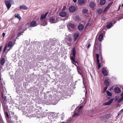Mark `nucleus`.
Returning a JSON list of instances; mask_svg holds the SVG:
<instances>
[{
    "label": "nucleus",
    "mask_w": 123,
    "mask_h": 123,
    "mask_svg": "<svg viewBox=\"0 0 123 123\" xmlns=\"http://www.w3.org/2000/svg\"><path fill=\"white\" fill-rule=\"evenodd\" d=\"M83 107V106L82 105L79 106L77 107L75 110L74 113L72 116L73 117L79 116L80 114L82 112V109Z\"/></svg>",
    "instance_id": "obj_1"
},
{
    "label": "nucleus",
    "mask_w": 123,
    "mask_h": 123,
    "mask_svg": "<svg viewBox=\"0 0 123 123\" xmlns=\"http://www.w3.org/2000/svg\"><path fill=\"white\" fill-rule=\"evenodd\" d=\"M4 2L7 9H9L11 5L14 4V2L13 0H5Z\"/></svg>",
    "instance_id": "obj_2"
},
{
    "label": "nucleus",
    "mask_w": 123,
    "mask_h": 123,
    "mask_svg": "<svg viewBox=\"0 0 123 123\" xmlns=\"http://www.w3.org/2000/svg\"><path fill=\"white\" fill-rule=\"evenodd\" d=\"M44 113L43 112H41L40 113V111H38L37 112H36V114L34 113V114H32L30 116L31 117H45V116L43 114Z\"/></svg>",
    "instance_id": "obj_3"
},
{
    "label": "nucleus",
    "mask_w": 123,
    "mask_h": 123,
    "mask_svg": "<svg viewBox=\"0 0 123 123\" xmlns=\"http://www.w3.org/2000/svg\"><path fill=\"white\" fill-rule=\"evenodd\" d=\"M15 43H13L12 42V41H9L8 44L7 46V45H6L5 46L3 50V52H4L5 51L7 47L8 48H11L14 45Z\"/></svg>",
    "instance_id": "obj_4"
},
{
    "label": "nucleus",
    "mask_w": 123,
    "mask_h": 123,
    "mask_svg": "<svg viewBox=\"0 0 123 123\" xmlns=\"http://www.w3.org/2000/svg\"><path fill=\"white\" fill-rule=\"evenodd\" d=\"M25 30V29H24V28L22 27H19L18 30V35L19 36H20L21 35H22V33H23L24 31Z\"/></svg>",
    "instance_id": "obj_5"
},
{
    "label": "nucleus",
    "mask_w": 123,
    "mask_h": 123,
    "mask_svg": "<svg viewBox=\"0 0 123 123\" xmlns=\"http://www.w3.org/2000/svg\"><path fill=\"white\" fill-rule=\"evenodd\" d=\"M83 84L84 86L85 89L86 90L85 94H86L87 93V88L86 86L87 85L88 82L86 80H85L83 78Z\"/></svg>",
    "instance_id": "obj_6"
},
{
    "label": "nucleus",
    "mask_w": 123,
    "mask_h": 123,
    "mask_svg": "<svg viewBox=\"0 0 123 123\" xmlns=\"http://www.w3.org/2000/svg\"><path fill=\"white\" fill-rule=\"evenodd\" d=\"M114 99V98H112L108 102H106L104 103L103 105H110L113 101Z\"/></svg>",
    "instance_id": "obj_7"
},
{
    "label": "nucleus",
    "mask_w": 123,
    "mask_h": 123,
    "mask_svg": "<svg viewBox=\"0 0 123 123\" xmlns=\"http://www.w3.org/2000/svg\"><path fill=\"white\" fill-rule=\"evenodd\" d=\"M1 90V91L2 96V97H3V96H4L6 94V91L5 87L3 86L2 87Z\"/></svg>",
    "instance_id": "obj_8"
},
{
    "label": "nucleus",
    "mask_w": 123,
    "mask_h": 123,
    "mask_svg": "<svg viewBox=\"0 0 123 123\" xmlns=\"http://www.w3.org/2000/svg\"><path fill=\"white\" fill-rule=\"evenodd\" d=\"M96 6V3L94 2H91L89 3V6L91 8H94Z\"/></svg>",
    "instance_id": "obj_9"
},
{
    "label": "nucleus",
    "mask_w": 123,
    "mask_h": 123,
    "mask_svg": "<svg viewBox=\"0 0 123 123\" xmlns=\"http://www.w3.org/2000/svg\"><path fill=\"white\" fill-rule=\"evenodd\" d=\"M49 21L51 23H55L56 22L55 17H51L49 19Z\"/></svg>",
    "instance_id": "obj_10"
},
{
    "label": "nucleus",
    "mask_w": 123,
    "mask_h": 123,
    "mask_svg": "<svg viewBox=\"0 0 123 123\" xmlns=\"http://www.w3.org/2000/svg\"><path fill=\"white\" fill-rule=\"evenodd\" d=\"M30 26L31 27H34L36 26L37 25V22L36 21H32L30 24Z\"/></svg>",
    "instance_id": "obj_11"
},
{
    "label": "nucleus",
    "mask_w": 123,
    "mask_h": 123,
    "mask_svg": "<svg viewBox=\"0 0 123 123\" xmlns=\"http://www.w3.org/2000/svg\"><path fill=\"white\" fill-rule=\"evenodd\" d=\"M114 91L115 92L117 93H119L121 92V90L118 87H116L114 88Z\"/></svg>",
    "instance_id": "obj_12"
},
{
    "label": "nucleus",
    "mask_w": 123,
    "mask_h": 123,
    "mask_svg": "<svg viewBox=\"0 0 123 123\" xmlns=\"http://www.w3.org/2000/svg\"><path fill=\"white\" fill-rule=\"evenodd\" d=\"M76 10L75 7L74 6H71L69 8V11L71 12H73L75 11Z\"/></svg>",
    "instance_id": "obj_13"
},
{
    "label": "nucleus",
    "mask_w": 123,
    "mask_h": 123,
    "mask_svg": "<svg viewBox=\"0 0 123 123\" xmlns=\"http://www.w3.org/2000/svg\"><path fill=\"white\" fill-rule=\"evenodd\" d=\"M20 8L21 9L26 10L28 9L27 7L25 5H21L19 6Z\"/></svg>",
    "instance_id": "obj_14"
},
{
    "label": "nucleus",
    "mask_w": 123,
    "mask_h": 123,
    "mask_svg": "<svg viewBox=\"0 0 123 123\" xmlns=\"http://www.w3.org/2000/svg\"><path fill=\"white\" fill-rule=\"evenodd\" d=\"M102 72L103 74L105 76H107L108 75L107 71L105 68H103L102 69Z\"/></svg>",
    "instance_id": "obj_15"
},
{
    "label": "nucleus",
    "mask_w": 123,
    "mask_h": 123,
    "mask_svg": "<svg viewBox=\"0 0 123 123\" xmlns=\"http://www.w3.org/2000/svg\"><path fill=\"white\" fill-rule=\"evenodd\" d=\"M3 107L4 111H7L8 109V107L6 103H4L2 104Z\"/></svg>",
    "instance_id": "obj_16"
},
{
    "label": "nucleus",
    "mask_w": 123,
    "mask_h": 123,
    "mask_svg": "<svg viewBox=\"0 0 123 123\" xmlns=\"http://www.w3.org/2000/svg\"><path fill=\"white\" fill-rule=\"evenodd\" d=\"M67 15V13L66 12H61L60 13V15L61 17H64Z\"/></svg>",
    "instance_id": "obj_17"
},
{
    "label": "nucleus",
    "mask_w": 123,
    "mask_h": 123,
    "mask_svg": "<svg viewBox=\"0 0 123 123\" xmlns=\"http://www.w3.org/2000/svg\"><path fill=\"white\" fill-rule=\"evenodd\" d=\"M79 34V33H75L74 35V41H76L78 37Z\"/></svg>",
    "instance_id": "obj_18"
},
{
    "label": "nucleus",
    "mask_w": 123,
    "mask_h": 123,
    "mask_svg": "<svg viewBox=\"0 0 123 123\" xmlns=\"http://www.w3.org/2000/svg\"><path fill=\"white\" fill-rule=\"evenodd\" d=\"M48 13V12H47L44 15L43 14L41 15L40 18V20H42V19H43L45 18Z\"/></svg>",
    "instance_id": "obj_19"
},
{
    "label": "nucleus",
    "mask_w": 123,
    "mask_h": 123,
    "mask_svg": "<svg viewBox=\"0 0 123 123\" xmlns=\"http://www.w3.org/2000/svg\"><path fill=\"white\" fill-rule=\"evenodd\" d=\"M5 61L4 58H2L0 61V64L3 66L4 65V64L5 63Z\"/></svg>",
    "instance_id": "obj_20"
},
{
    "label": "nucleus",
    "mask_w": 123,
    "mask_h": 123,
    "mask_svg": "<svg viewBox=\"0 0 123 123\" xmlns=\"http://www.w3.org/2000/svg\"><path fill=\"white\" fill-rule=\"evenodd\" d=\"M84 27V26L83 25H81L78 26V28L79 30L81 31L83 29Z\"/></svg>",
    "instance_id": "obj_21"
},
{
    "label": "nucleus",
    "mask_w": 123,
    "mask_h": 123,
    "mask_svg": "<svg viewBox=\"0 0 123 123\" xmlns=\"http://www.w3.org/2000/svg\"><path fill=\"white\" fill-rule=\"evenodd\" d=\"M113 26V25L112 23L111 22L107 25V28H109Z\"/></svg>",
    "instance_id": "obj_22"
},
{
    "label": "nucleus",
    "mask_w": 123,
    "mask_h": 123,
    "mask_svg": "<svg viewBox=\"0 0 123 123\" xmlns=\"http://www.w3.org/2000/svg\"><path fill=\"white\" fill-rule=\"evenodd\" d=\"M103 34L102 33H101L99 36L98 38V40L100 41H101L102 40V39L103 37Z\"/></svg>",
    "instance_id": "obj_23"
},
{
    "label": "nucleus",
    "mask_w": 123,
    "mask_h": 123,
    "mask_svg": "<svg viewBox=\"0 0 123 123\" xmlns=\"http://www.w3.org/2000/svg\"><path fill=\"white\" fill-rule=\"evenodd\" d=\"M83 13L84 14H87L88 13V9H84L83 10Z\"/></svg>",
    "instance_id": "obj_24"
},
{
    "label": "nucleus",
    "mask_w": 123,
    "mask_h": 123,
    "mask_svg": "<svg viewBox=\"0 0 123 123\" xmlns=\"http://www.w3.org/2000/svg\"><path fill=\"white\" fill-rule=\"evenodd\" d=\"M104 82L106 86H108L110 85V83L107 80H105L104 81Z\"/></svg>",
    "instance_id": "obj_25"
},
{
    "label": "nucleus",
    "mask_w": 123,
    "mask_h": 123,
    "mask_svg": "<svg viewBox=\"0 0 123 123\" xmlns=\"http://www.w3.org/2000/svg\"><path fill=\"white\" fill-rule=\"evenodd\" d=\"M106 3L105 0H100V4L101 5H104Z\"/></svg>",
    "instance_id": "obj_26"
},
{
    "label": "nucleus",
    "mask_w": 123,
    "mask_h": 123,
    "mask_svg": "<svg viewBox=\"0 0 123 123\" xmlns=\"http://www.w3.org/2000/svg\"><path fill=\"white\" fill-rule=\"evenodd\" d=\"M68 25L72 29H73L74 27V25L71 23H68Z\"/></svg>",
    "instance_id": "obj_27"
},
{
    "label": "nucleus",
    "mask_w": 123,
    "mask_h": 123,
    "mask_svg": "<svg viewBox=\"0 0 123 123\" xmlns=\"http://www.w3.org/2000/svg\"><path fill=\"white\" fill-rule=\"evenodd\" d=\"M15 17L17 18L19 20H20L21 18V17L19 16V15L18 14H15Z\"/></svg>",
    "instance_id": "obj_28"
},
{
    "label": "nucleus",
    "mask_w": 123,
    "mask_h": 123,
    "mask_svg": "<svg viewBox=\"0 0 123 123\" xmlns=\"http://www.w3.org/2000/svg\"><path fill=\"white\" fill-rule=\"evenodd\" d=\"M85 1V0H78V2L79 4H82L84 3Z\"/></svg>",
    "instance_id": "obj_29"
},
{
    "label": "nucleus",
    "mask_w": 123,
    "mask_h": 123,
    "mask_svg": "<svg viewBox=\"0 0 123 123\" xmlns=\"http://www.w3.org/2000/svg\"><path fill=\"white\" fill-rule=\"evenodd\" d=\"M73 54L74 56L75 57V56L76 50L75 48H74L73 49Z\"/></svg>",
    "instance_id": "obj_30"
},
{
    "label": "nucleus",
    "mask_w": 123,
    "mask_h": 123,
    "mask_svg": "<svg viewBox=\"0 0 123 123\" xmlns=\"http://www.w3.org/2000/svg\"><path fill=\"white\" fill-rule=\"evenodd\" d=\"M103 11L102 9H99L97 11V13L99 14H101Z\"/></svg>",
    "instance_id": "obj_31"
},
{
    "label": "nucleus",
    "mask_w": 123,
    "mask_h": 123,
    "mask_svg": "<svg viewBox=\"0 0 123 123\" xmlns=\"http://www.w3.org/2000/svg\"><path fill=\"white\" fill-rule=\"evenodd\" d=\"M47 24V23L46 21H42L41 25L43 26H45Z\"/></svg>",
    "instance_id": "obj_32"
},
{
    "label": "nucleus",
    "mask_w": 123,
    "mask_h": 123,
    "mask_svg": "<svg viewBox=\"0 0 123 123\" xmlns=\"http://www.w3.org/2000/svg\"><path fill=\"white\" fill-rule=\"evenodd\" d=\"M105 119H108L110 118V114H107L105 115Z\"/></svg>",
    "instance_id": "obj_33"
},
{
    "label": "nucleus",
    "mask_w": 123,
    "mask_h": 123,
    "mask_svg": "<svg viewBox=\"0 0 123 123\" xmlns=\"http://www.w3.org/2000/svg\"><path fill=\"white\" fill-rule=\"evenodd\" d=\"M105 117L104 116H102L100 117V119L102 121L104 120H105L106 119H105Z\"/></svg>",
    "instance_id": "obj_34"
},
{
    "label": "nucleus",
    "mask_w": 123,
    "mask_h": 123,
    "mask_svg": "<svg viewBox=\"0 0 123 123\" xmlns=\"http://www.w3.org/2000/svg\"><path fill=\"white\" fill-rule=\"evenodd\" d=\"M106 92L108 96H111L112 95V93L108 91H107Z\"/></svg>",
    "instance_id": "obj_35"
},
{
    "label": "nucleus",
    "mask_w": 123,
    "mask_h": 123,
    "mask_svg": "<svg viewBox=\"0 0 123 123\" xmlns=\"http://www.w3.org/2000/svg\"><path fill=\"white\" fill-rule=\"evenodd\" d=\"M70 59L74 63L76 61H75V59L74 56H71Z\"/></svg>",
    "instance_id": "obj_36"
},
{
    "label": "nucleus",
    "mask_w": 123,
    "mask_h": 123,
    "mask_svg": "<svg viewBox=\"0 0 123 123\" xmlns=\"http://www.w3.org/2000/svg\"><path fill=\"white\" fill-rule=\"evenodd\" d=\"M123 112V109H122L118 113V116H119L120 114H121Z\"/></svg>",
    "instance_id": "obj_37"
},
{
    "label": "nucleus",
    "mask_w": 123,
    "mask_h": 123,
    "mask_svg": "<svg viewBox=\"0 0 123 123\" xmlns=\"http://www.w3.org/2000/svg\"><path fill=\"white\" fill-rule=\"evenodd\" d=\"M109 7L108 6H107L104 10V12H106L109 9Z\"/></svg>",
    "instance_id": "obj_38"
},
{
    "label": "nucleus",
    "mask_w": 123,
    "mask_h": 123,
    "mask_svg": "<svg viewBox=\"0 0 123 123\" xmlns=\"http://www.w3.org/2000/svg\"><path fill=\"white\" fill-rule=\"evenodd\" d=\"M5 112V116L6 117H7L8 118H9V115L7 112V111H4Z\"/></svg>",
    "instance_id": "obj_39"
},
{
    "label": "nucleus",
    "mask_w": 123,
    "mask_h": 123,
    "mask_svg": "<svg viewBox=\"0 0 123 123\" xmlns=\"http://www.w3.org/2000/svg\"><path fill=\"white\" fill-rule=\"evenodd\" d=\"M2 97L5 101L6 102L7 101L6 96H3V97Z\"/></svg>",
    "instance_id": "obj_40"
},
{
    "label": "nucleus",
    "mask_w": 123,
    "mask_h": 123,
    "mask_svg": "<svg viewBox=\"0 0 123 123\" xmlns=\"http://www.w3.org/2000/svg\"><path fill=\"white\" fill-rule=\"evenodd\" d=\"M123 100V97H122L120 98L118 100V101L119 102H121Z\"/></svg>",
    "instance_id": "obj_41"
},
{
    "label": "nucleus",
    "mask_w": 123,
    "mask_h": 123,
    "mask_svg": "<svg viewBox=\"0 0 123 123\" xmlns=\"http://www.w3.org/2000/svg\"><path fill=\"white\" fill-rule=\"evenodd\" d=\"M77 67V70L78 71V73H80V68L79 67H78V66Z\"/></svg>",
    "instance_id": "obj_42"
},
{
    "label": "nucleus",
    "mask_w": 123,
    "mask_h": 123,
    "mask_svg": "<svg viewBox=\"0 0 123 123\" xmlns=\"http://www.w3.org/2000/svg\"><path fill=\"white\" fill-rule=\"evenodd\" d=\"M108 86H106L104 87V92H105L106 91V90L108 88Z\"/></svg>",
    "instance_id": "obj_43"
},
{
    "label": "nucleus",
    "mask_w": 123,
    "mask_h": 123,
    "mask_svg": "<svg viewBox=\"0 0 123 123\" xmlns=\"http://www.w3.org/2000/svg\"><path fill=\"white\" fill-rule=\"evenodd\" d=\"M112 3H110L107 6H108L109 7H110L111 6V5H112Z\"/></svg>",
    "instance_id": "obj_44"
},
{
    "label": "nucleus",
    "mask_w": 123,
    "mask_h": 123,
    "mask_svg": "<svg viewBox=\"0 0 123 123\" xmlns=\"http://www.w3.org/2000/svg\"><path fill=\"white\" fill-rule=\"evenodd\" d=\"M75 62V65L77 67L78 66H77V65L78 64V62L77 61H76Z\"/></svg>",
    "instance_id": "obj_45"
},
{
    "label": "nucleus",
    "mask_w": 123,
    "mask_h": 123,
    "mask_svg": "<svg viewBox=\"0 0 123 123\" xmlns=\"http://www.w3.org/2000/svg\"><path fill=\"white\" fill-rule=\"evenodd\" d=\"M96 56L97 59H99V55L98 54H97L96 55Z\"/></svg>",
    "instance_id": "obj_46"
},
{
    "label": "nucleus",
    "mask_w": 123,
    "mask_h": 123,
    "mask_svg": "<svg viewBox=\"0 0 123 123\" xmlns=\"http://www.w3.org/2000/svg\"><path fill=\"white\" fill-rule=\"evenodd\" d=\"M72 41V38H69L68 39V41L70 42Z\"/></svg>",
    "instance_id": "obj_47"
},
{
    "label": "nucleus",
    "mask_w": 123,
    "mask_h": 123,
    "mask_svg": "<svg viewBox=\"0 0 123 123\" xmlns=\"http://www.w3.org/2000/svg\"><path fill=\"white\" fill-rule=\"evenodd\" d=\"M97 59V62L98 63V64H100L99 63V59Z\"/></svg>",
    "instance_id": "obj_48"
},
{
    "label": "nucleus",
    "mask_w": 123,
    "mask_h": 123,
    "mask_svg": "<svg viewBox=\"0 0 123 123\" xmlns=\"http://www.w3.org/2000/svg\"><path fill=\"white\" fill-rule=\"evenodd\" d=\"M101 67V65L100 64H98V68L99 69Z\"/></svg>",
    "instance_id": "obj_49"
},
{
    "label": "nucleus",
    "mask_w": 123,
    "mask_h": 123,
    "mask_svg": "<svg viewBox=\"0 0 123 123\" xmlns=\"http://www.w3.org/2000/svg\"><path fill=\"white\" fill-rule=\"evenodd\" d=\"M66 8V7L65 6H64L63 7V9H62V10H64Z\"/></svg>",
    "instance_id": "obj_50"
},
{
    "label": "nucleus",
    "mask_w": 123,
    "mask_h": 123,
    "mask_svg": "<svg viewBox=\"0 0 123 123\" xmlns=\"http://www.w3.org/2000/svg\"><path fill=\"white\" fill-rule=\"evenodd\" d=\"M90 45H91L90 44H88L87 47V48L88 49L90 47Z\"/></svg>",
    "instance_id": "obj_51"
},
{
    "label": "nucleus",
    "mask_w": 123,
    "mask_h": 123,
    "mask_svg": "<svg viewBox=\"0 0 123 123\" xmlns=\"http://www.w3.org/2000/svg\"><path fill=\"white\" fill-rule=\"evenodd\" d=\"M2 48V46L1 45L0 47V52Z\"/></svg>",
    "instance_id": "obj_52"
},
{
    "label": "nucleus",
    "mask_w": 123,
    "mask_h": 123,
    "mask_svg": "<svg viewBox=\"0 0 123 123\" xmlns=\"http://www.w3.org/2000/svg\"><path fill=\"white\" fill-rule=\"evenodd\" d=\"M2 35L3 37H4L5 36V33H3L2 34Z\"/></svg>",
    "instance_id": "obj_53"
},
{
    "label": "nucleus",
    "mask_w": 123,
    "mask_h": 123,
    "mask_svg": "<svg viewBox=\"0 0 123 123\" xmlns=\"http://www.w3.org/2000/svg\"><path fill=\"white\" fill-rule=\"evenodd\" d=\"M11 48H10L9 49H7V51L6 52V54L7 53V52L8 51H10V49Z\"/></svg>",
    "instance_id": "obj_54"
},
{
    "label": "nucleus",
    "mask_w": 123,
    "mask_h": 123,
    "mask_svg": "<svg viewBox=\"0 0 123 123\" xmlns=\"http://www.w3.org/2000/svg\"><path fill=\"white\" fill-rule=\"evenodd\" d=\"M74 2L75 3H76L77 1V0H73Z\"/></svg>",
    "instance_id": "obj_55"
},
{
    "label": "nucleus",
    "mask_w": 123,
    "mask_h": 123,
    "mask_svg": "<svg viewBox=\"0 0 123 123\" xmlns=\"http://www.w3.org/2000/svg\"><path fill=\"white\" fill-rule=\"evenodd\" d=\"M120 106V105L119 104H118L117 106V107H118Z\"/></svg>",
    "instance_id": "obj_56"
},
{
    "label": "nucleus",
    "mask_w": 123,
    "mask_h": 123,
    "mask_svg": "<svg viewBox=\"0 0 123 123\" xmlns=\"http://www.w3.org/2000/svg\"><path fill=\"white\" fill-rule=\"evenodd\" d=\"M121 96L122 97H123V92L121 94Z\"/></svg>",
    "instance_id": "obj_57"
},
{
    "label": "nucleus",
    "mask_w": 123,
    "mask_h": 123,
    "mask_svg": "<svg viewBox=\"0 0 123 123\" xmlns=\"http://www.w3.org/2000/svg\"><path fill=\"white\" fill-rule=\"evenodd\" d=\"M2 69L1 68H0V73L2 72V71H1V70Z\"/></svg>",
    "instance_id": "obj_58"
},
{
    "label": "nucleus",
    "mask_w": 123,
    "mask_h": 123,
    "mask_svg": "<svg viewBox=\"0 0 123 123\" xmlns=\"http://www.w3.org/2000/svg\"><path fill=\"white\" fill-rule=\"evenodd\" d=\"M120 7H119L118 8V10H117V11H118V10H119V9H120Z\"/></svg>",
    "instance_id": "obj_59"
},
{
    "label": "nucleus",
    "mask_w": 123,
    "mask_h": 123,
    "mask_svg": "<svg viewBox=\"0 0 123 123\" xmlns=\"http://www.w3.org/2000/svg\"><path fill=\"white\" fill-rule=\"evenodd\" d=\"M16 92H17V93L18 92V90H16Z\"/></svg>",
    "instance_id": "obj_60"
},
{
    "label": "nucleus",
    "mask_w": 123,
    "mask_h": 123,
    "mask_svg": "<svg viewBox=\"0 0 123 123\" xmlns=\"http://www.w3.org/2000/svg\"><path fill=\"white\" fill-rule=\"evenodd\" d=\"M123 6V4L121 6Z\"/></svg>",
    "instance_id": "obj_61"
},
{
    "label": "nucleus",
    "mask_w": 123,
    "mask_h": 123,
    "mask_svg": "<svg viewBox=\"0 0 123 123\" xmlns=\"http://www.w3.org/2000/svg\"><path fill=\"white\" fill-rule=\"evenodd\" d=\"M66 123L65 122H62V123Z\"/></svg>",
    "instance_id": "obj_62"
},
{
    "label": "nucleus",
    "mask_w": 123,
    "mask_h": 123,
    "mask_svg": "<svg viewBox=\"0 0 123 123\" xmlns=\"http://www.w3.org/2000/svg\"><path fill=\"white\" fill-rule=\"evenodd\" d=\"M1 80V78L0 77V81Z\"/></svg>",
    "instance_id": "obj_63"
},
{
    "label": "nucleus",
    "mask_w": 123,
    "mask_h": 123,
    "mask_svg": "<svg viewBox=\"0 0 123 123\" xmlns=\"http://www.w3.org/2000/svg\"><path fill=\"white\" fill-rule=\"evenodd\" d=\"M121 6V5H120V6H119V7H120Z\"/></svg>",
    "instance_id": "obj_64"
}]
</instances>
